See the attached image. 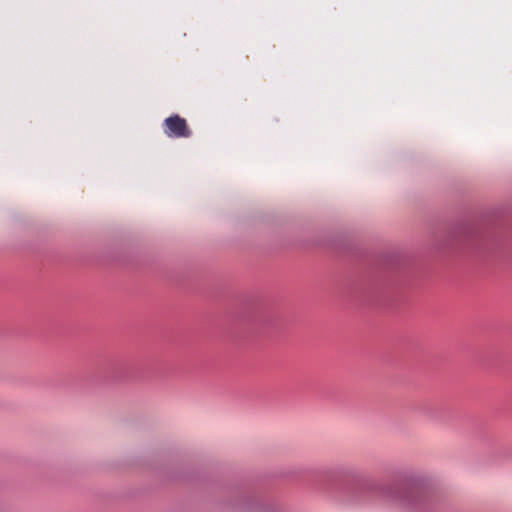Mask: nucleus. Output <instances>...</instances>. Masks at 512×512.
I'll use <instances>...</instances> for the list:
<instances>
[{
  "label": "nucleus",
  "mask_w": 512,
  "mask_h": 512,
  "mask_svg": "<svg viewBox=\"0 0 512 512\" xmlns=\"http://www.w3.org/2000/svg\"><path fill=\"white\" fill-rule=\"evenodd\" d=\"M369 489L383 501L408 512H432L437 503L434 490L419 482L375 484Z\"/></svg>",
  "instance_id": "1"
},
{
  "label": "nucleus",
  "mask_w": 512,
  "mask_h": 512,
  "mask_svg": "<svg viewBox=\"0 0 512 512\" xmlns=\"http://www.w3.org/2000/svg\"><path fill=\"white\" fill-rule=\"evenodd\" d=\"M164 133L169 138H187L191 135L186 120L177 114L164 120Z\"/></svg>",
  "instance_id": "2"
},
{
  "label": "nucleus",
  "mask_w": 512,
  "mask_h": 512,
  "mask_svg": "<svg viewBox=\"0 0 512 512\" xmlns=\"http://www.w3.org/2000/svg\"><path fill=\"white\" fill-rule=\"evenodd\" d=\"M345 476L351 479L357 486L364 487L357 473L353 471H346Z\"/></svg>",
  "instance_id": "3"
}]
</instances>
